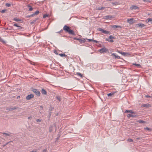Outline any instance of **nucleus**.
<instances>
[{"label": "nucleus", "mask_w": 152, "mask_h": 152, "mask_svg": "<svg viewBox=\"0 0 152 152\" xmlns=\"http://www.w3.org/2000/svg\"><path fill=\"white\" fill-rule=\"evenodd\" d=\"M63 29L66 32L68 33L69 34L75 35V34L74 31L70 29V27L68 26L65 25L63 28Z\"/></svg>", "instance_id": "nucleus-1"}, {"label": "nucleus", "mask_w": 152, "mask_h": 152, "mask_svg": "<svg viewBox=\"0 0 152 152\" xmlns=\"http://www.w3.org/2000/svg\"><path fill=\"white\" fill-rule=\"evenodd\" d=\"M32 91L34 93L38 96H39L40 95V93L37 89L34 88H32Z\"/></svg>", "instance_id": "nucleus-2"}, {"label": "nucleus", "mask_w": 152, "mask_h": 152, "mask_svg": "<svg viewBox=\"0 0 152 152\" xmlns=\"http://www.w3.org/2000/svg\"><path fill=\"white\" fill-rule=\"evenodd\" d=\"M34 95L33 94H30L28 95L26 98V99L27 100H29L31 98L34 97Z\"/></svg>", "instance_id": "nucleus-3"}, {"label": "nucleus", "mask_w": 152, "mask_h": 152, "mask_svg": "<svg viewBox=\"0 0 152 152\" xmlns=\"http://www.w3.org/2000/svg\"><path fill=\"white\" fill-rule=\"evenodd\" d=\"M53 126L55 127L56 128V125L55 123H54V124L53 126L51 125L49 127V131L50 132H52V131H53Z\"/></svg>", "instance_id": "nucleus-4"}, {"label": "nucleus", "mask_w": 152, "mask_h": 152, "mask_svg": "<svg viewBox=\"0 0 152 152\" xmlns=\"http://www.w3.org/2000/svg\"><path fill=\"white\" fill-rule=\"evenodd\" d=\"M127 22L130 24H132L134 23V19L130 18L128 19L127 20Z\"/></svg>", "instance_id": "nucleus-5"}, {"label": "nucleus", "mask_w": 152, "mask_h": 152, "mask_svg": "<svg viewBox=\"0 0 152 152\" xmlns=\"http://www.w3.org/2000/svg\"><path fill=\"white\" fill-rule=\"evenodd\" d=\"M108 50L105 48H102L99 50V51L100 53H104L107 51Z\"/></svg>", "instance_id": "nucleus-6"}, {"label": "nucleus", "mask_w": 152, "mask_h": 152, "mask_svg": "<svg viewBox=\"0 0 152 152\" xmlns=\"http://www.w3.org/2000/svg\"><path fill=\"white\" fill-rule=\"evenodd\" d=\"M18 108V107H8L7 108V110H8L10 111H11L13 110L16 109Z\"/></svg>", "instance_id": "nucleus-7"}, {"label": "nucleus", "mask_w": 152, "mask_h": 152, "mask_svg": "<svg viewBox=\"0 0 152 152\" xmlns=\"http://www.w3.org/2000/svg\"><path fill=\"white\" fill-rule=\"evenodd\" d=\"M112 18V16L110 15L106 16L104 17V19H110Z\"/></svg>", "instance_id": "nucleus-8"}, {"label": "nucleus", "mask_w": 152, "mask_h": 152, "mask_svg": "<svg viewBox=\"0 0 152 152\" xmlns=\"http://www.w3.org/2000/svg\"><path fill=\"white\" fill-rule=\"evenodd\" d=\"M142 107H151V105L149 104H142Z\"/></svg>", "instance_id": "nucleus-9"}, {"label": "nucleus", "mask_w": 152, "mask_h": 152, "mask_svg": "<svg viewBox=\"0 0 152 152\" xmlns=\"http://www.w3.org/2000/svg\"><path fill=\"white\" fill-rule=\"evenodd\" d=\"M39 13V12L38 11H37L35 12V13L32 14L30 16H31V17L34 16L35 15H38Z\"/></svg>", "instance_id": "nucleus-10"}, {"label": "nucleus", "mask_w": 152, "mask_h": 152, "mask_svg": "<svg viewBox=\"0 0 152 152\" xmlns=\"http://www.w3.org/2000/svg\"><path fill=\"white\" fill-rule=\"evenodd\" d=\"M111 56H114L115 57V58H117L118 59H120V57L118 56H116L115 55V53H112L111 54Z\"/></svg>", "instance_id": "nucleus-11"}, {"label": "nucleus", "mask_w": 152, "mask_h": 152, "mask_svg": "<svg viewBox=\"0 0 152 152\" xmlns=\"http://www.w3.org/2000/svg\"><path fill=\"white\" fill-rule=\"evenodd\" d=\"M137 116V115H135V114L134 115H132L130 114H128L127 115V117L128 118H130V117H136Z\"/></svg>", "instance_id": "nucleus-12"}, {"label": "nucleus", "mask_w": 152, "mask_h": 152, "mask_svg": "<svg viewBox=\"0 0 152 152\" xmlns=\"http://www.w3.org/2000/svg\"><path fill=\"white\" fill-rule=\"evenodd\" d=\"M125 113H131V114H135L136 113L133 111L132 110H126L125 111Z\"/></svg>", "instance_id": "nucleus-13"}, {"label": "nucleus", "mask_w": 152, "mask_h": 152, "mask_svg": "<svg viewBox=\"0 0 152 152\" xmlns=\"http://www.w3.org/2000/svg\"><path fill=\"white\" fill-rule=\"evenodd\" d=\"M27 7L29 8L28 10L29 11H31L33 10V8L31 6V5L30 4H28L27 5Z\"/></svg>", "instance_id": "nucleus-14"}, {"label": "nucleus", "mask_w": 152, "mask_h": 152, "mask_svg": "<svg viewBox=\"0 0 152 152\" xmlns=\"http://www.w3.org/2000/svg\"><path fill=\"white\" fill-rule=\"evenodd\" d=\"M146 22L147 23H150L151 24L152 23V18H150L147 19L146 20Z\"/></svg>", "instance_id": "nucleus-15"}, {"label": "nucleus", "mask_w": 152, "mask_h": 152, "mask_svg": "<svg viewBox=\"0 0 152 152\" xmlns=\"http://www.w3.org/2000/svg\"><path fill=\"white\" fill-rule=\"evenodd\" d=\"M116 92H112L110 93H109L107 94V96H113L115 93Z\"/></svg>", "instance_id": "nucleus-16"}, {"label": "nucleus", "mask_w": 152, "mask_h": 152, "mask_svg": "<svg viewBox=\"0 0 152 152\" xmlns=\"http://www.w3.org/2000/svg\"><path fill=\"white\" fill-rule=\"evenodd\" d=\"M137 26L141 28L144 27L145 25L142 23H138L137 25Z\"/></svg>", "instance_id": "nucleus-17"}, {"label": "nucleus", "mask_w": 152, "mask_h": 152, "mask_svg": "<svg viewBox=\"0 0 152 152\" xmlns=\"http://www.w3.org/2000/svg\"><path fill=\"white\" fill-rule=\"evenodd\" d=\"M130 9L132 10H133V9H134V10H136L137 9H138V7H137V6H134H134H132L131 8H130Z\"/></svg>", "instance_id": "nucleus-18"}, {"label": "nucleus", "mask_w": 152, "mask_h": 152, "mask_svg": "<svg viewBox=\"0 0 152 152\" xmlns=\"http://www.w3.org/2000/svg\"><path fill=\"white\" fill-rule=\"evenodd\" d=\"M41 93L43 94L46 95L47 94L46 91L43 89H42L41 91Z\"/></svg>", "instance_id": "nucleus-19"}, {"label": "nucleus", "mask_w": 152, "mask_h": 152, "mask_svg": "<svg viewBox=\"0 0 152 152\" xmlns=\"http://www.w3.org/2000/svg\"><path fill=\"white\" fill-rule=\"evenodd\" d=\"M76 75L80 76L81 78H82L83 77V76L82 75V74L79 72H77Z\"/></svg>", "instance_id": "nucleus-20"}, {"label": "nucleus", "mask_w": 152, "mask_h": 152, "mask_svg": "<svg viewBox=\"0 0 152 152\" xmlns=\"http://www.w3.org/2000/svg\"><path fill=\"white\" fill-rule=\"evenodd\" d=\"M112 27L114 28H121V27L120 26L115 25L112 26Z\"/></svg>", "instance_id": "nucleus-21"}, {"label": "nucleus", "mask_w": 152, "mask_h": 152, "mask_svg": "<svg viewBox=\"0 0 152 152\" xmlns=\"http://www.w3.org/2000/svg\"><path fill=\"white\" fill-rule=\"evenodd\" d=\"M52 108L53 109L54 108L53 107L52 108H51V110H50V109H49V118H50V116L51 115V113H52L51 111L52 110Z\"/></svg>", "instance_id": "nucleus-22"}, {"label": "nucleus", "mask_w": 152, "mask_h": 152, "mask_svg": "<svg viewBox=\"0 0 152 152\" xmlns=\"http://www.w3.org/2000/svg\"><path fill=\"white\" fill-rule=\"evenodd\" d=\"M97 30L101 31V32L103 33V31H104V30H103V29L101 28H97Z\"/></svg>", "instance_id": "nucleus-23"}, {"label": "nucleus", "mask_w": 152, "mask_h": 152, "mask_svg": "<svg viewBox=\"0 0 152 152\" xmlns=\"http://www.w3.org/2000/svg\"><path fill=\"white\" fill-rule=\"evenodd\" d=\"M39 19L38 18H37L35 19L34 20H33L31 22V23L32 24H33L35 22H36L37 20H38Z\"/></svg>", "instance_id": "nucleus-24"}, {"label": "nucleus", "mask_w": 152, "mask_h": 152, "mask_svg": "<svg viewBox=\"0 0 152 152\" xmlns=\"http://www.w3.org/2000/svg\"><path fill=\"white\" fill-rule=\"evenodd\" d=\"M85 42V39H80V40L79 42L82 43H84Z\"/></svg>", "instance_id": "nucleus-25"}, {"label": "nucleus", "mask_w": 152, "mask_h": 152, "mask_svg": "<svg viewBox=\"0 0 152 152\" xmlns=\"http://www.w3.org/2000/svg\"><path fill=\"white\" fill-rule=\"evenodd\" d=\"M13 20H14L16 21H17L18 22H19L20 21H21V20L20 19H17L16 18H15L13 19Z\"/></svg>", "instance_id": "nucleus-26"}, {"label": "nucleus", "mask_w": 152, "mask_h": 152, "mask_svg": "<svg viewBox=\"0 0 152 152\" xmlns=\"http://www.w3.org/2000/svg\"><path fill=\"white\" fill-rule=\"evenodd\" d=\"M59 55L61 57H66L67 56L66 55H65L64 54H59Z\"/></svg>", "instance_id": "nucleus-27"}, {"label": "nucleus", "mask_w": 152, "mask_h": 152, "mask_svg": "<svg viewBox=\"0 0 152 152\" xmlns=\"http://www.w3.org/2000/svg\"><path fill=\"white\" fill-rule=\"evenodd\" d=\"M103 33H104L105 34H108L110 33V32L109 31H107L106 30H104V31H103Z\"/></svg>", "instance_id": "nucleus-28"}, {"label": "nucleus", "mask_w": 152, "mask_h": 152, "mask_svg": "<svg viewBox=\"0 0 152 152\" xmlns=\"http://www.w3.org/2000/svg\"><path fill=\"white\" fill-rule=\"evenodd\" d=\"M138 122L140 123H144L145 122L143 120H139L138 121Z\"/></svg>", "instance_id": "nucleus-29"}, {"label": "nucleus", "mask_w": 152, "mask_h": 152, "mask_svg": "<svg viewBox=\"0 0 152 152\" xmlns=\"http://www.w3.org/2000/svg\"><path fill=\"white\" fill-rule=\"evenodd\" d=\"M104 8H105V7H99L98 8L97 7L96 8V9L98 10H101L102 9H104Z\"/></svg>", "instance_id": "nucleus-30"}, {"label": "nucleus", "mask_w": 152, "mask_h": 152, "mask_svg": "<svg viewBox=\"0 0 152 152\" xmlns=\"http://www.w3.org/2000/svg\"><path fill=\"white\" fill-rule=\"evenodd\" d=\"M56 98L59 101V102L61 101L60 97L59 96H56Z\"/></svg>", "instance_id": "nucleus-31"}, {"label": "nucleus", "mask_w": 152, "mask_h": 152, "mask_svg": "<svg viewBox=\"0 0 152 152\" xmlns=\"http://www.w3.org/2000/svg\"><path fill=\"white\" fill-rule=\"evenodd\" d=\"M112 4L113 5H117L118 4H119L118 2H112Z\"/></svg>", "instance_id": "nucleus-32"}, {"label": "nucleus", "mask_w": 152, "mask_h": 152, "mask_svg": "<svg viewBox=\"0 0 152 152\" xmlns=\"http://www.w3.org/2000/svg\"><path fill=\"white\" fill-rule=\"evenodd\" d=\"M12 141H10L8 142H7L5 144L3 145H2V147L3 148H4L5 146H6L9 143H10V142H11Z\"/></svg>", "instance_id": "nucleus-33"}, {"label": "nucleus", "mask_w": 152, "mask_h": 152, "mask_svg": "<svg viewBox=\"0 0 152 152\" xmlns=\"http://www.w3.org/2000/svg\"><path fill=\"white\" fill-rule=\"evenodd\" d=\"M14 26H16V27H18L20 28H21V27L20 26H18L17 23H15V24H14Z\"/></svg>", "instance_id": "nucleus-34"}, {"label": "nucleus", "mask_w": 152, "mask_h": 152, "mask_svg": "<svg viewBox=\"0 0 152 152\" xmlns=\"http://www.w3.org/2000/svg\"><path fill=\"white\" fill-rule=\"evenodd\" d=\"M144 129L145 130H147L148 131H150L151 130V129H150V128H148V127L145 128H144Z\"/></svg>", "instance_id": "nucleus-35"}, {"label": "nucleus", "mask_w": 152, "mask_h": 152, "mask_svg": "<svg viewBox=\"0 0 152 152\" xmlns=\"http://www.w3.org/2000/svg\"><path fill=\"white\" fill-rule=\"evenodd\" d=\"M2 134H5L6 135H7V136H10V134L7 133H4V132Z\"/></svg>", "instance_id": "nucleus-36"}, {"label": "nucleus", "mask_w": 152, "mask_h": 152, "mask_svg": "<svg viewBox=\"0 0 152 152\" xmlns=\"http://www.w3.org/2000/svg\"><path fill=\"white\" fill-rule=\"evenodd\" d=\"M127 141L129 142H132L133 141L132 139L130 138L128 139Z\"/></svg>", "instance_id": "nucleus-37"}, {"label": "nucleus", "mask_w": 152, "mask_h": 152, "mask_svg": "<svg viewBox=\"0 0 152 152\" xmlns=\"http://www.w3.org/2000/svg\"><path fill=\"white\" fill-rule=\"evenodd\" d=\"M5 5L6 7H10L11 6V4L9 3H7Z\"/></svg>", "instance_id": "nucleus-38"}, {"label": "nucleus", "mask_w": 152, "mask_h": 152, "mask_svg": "<svg viewBox=\"0 0 152 152\" xmlns=\"http://www.w3.org/2000/svg\"><path fill=\"white\" fill-rule=\"evenodd\" d=\"M7 11V10H6V9H4V10H2L1 12L2 13H4V12H5L6 11Z\"/></svg>", "instance_id": "nucleus-39"}, {"label": "nucleus", "mask_w": 152, "mask_h": 152, "mask_svg": "<svg viewBox=\"0 0 152 152\" xmlns=\"http://www.w3.org/2000/svg\"><path fill=\"white\" fill-rule=\"evenodd\" d=\"M133 64L134 65L137 66L138 67H140V65L139 64Z\"/></svg>", "instance_id": "nucleus-40"}, {"label": "nucleus", "mask_w": 152, "mask_h": 152, "mask_svg": "<svg viewBox=\"0 0 152 152\" xmlns=\"http://www.w3.org/2000/svg\"><path fill=\"white\" fill-rule=\"evenodd\" d=\"M48 15H47V14H45V15H43V18H45L47 17H48Z\"/></svg>", "instance_id": "nucleus-41"}, {"label": "nucleus", "mask_w": 152, "mask_h": 152, "mask_svg": "<svg viewBox=\"0 0 152 152\" xmlns=\"http://www.w3.org/2000/svg\"><path fill=\"white\" fill-rule=\"evenodd\" d=\"M74 39L75 40H78L79 41H80V39L79 38H76V37H75V38H74Z\"/></svg>", "instance_id": "nucleus-42"}, {"label": "nucleus", "mask_w": 152, "mask_h": 152, "mask_svg": "<svg viewBox=\"0 0 152 152\" xmlns=\"http://www.w3.org/2000/svg\"><path fill=\"white\" fill-rule=\"evenodd\" d=\"M36 121L37 122H41L42 120L37 119Z\"/></svg>", "instance_id": "nucleus-43"}, {"label": "nucleus", "mask_w": 152, "mask_h": 152, "mask_svg": "<svg viewBox=\"0 0 152 152\" xmlns=\"http://www.w3.org/2000/svg\"><path fill=\"white\" fill-rule=\"evenodd\" d=\"M122 55L124 56H125L126 54H128V53L125 52H122Z\"/></svg>", "instance_id": "nucleus-44"}, {"label": "nucleus", "mask_w": 152, "mask_h": 152, "mask_svg": "<svg viewBox=\"0 0 152 152\" xmlns=\"http://www.w3.org/2000/svg\"><path fill=\"white\" fill-rule=\"evenodd\" d=\"M114 37H113L112 35L110 36L109 37V39H114Z\"/></svg>", "instance_id": "nucleus-45"}, {"label": "nucleus", "mask_w": 152, "mask_h": 152, "mask_svg": "<svg viewBox=\"0 0 152 152\" xmlns=\"http://www.w3.org/2000/svg\"><path fill=\"white\" fill-rule=\"evenodd\" d=\"M144 2H149L150 1L149 0H143Z\"/></svg>", "instance_id": "nucleus-46"}, {"label": "nucleus", "mask_w": 152, "mask_h": 152, "mask_svg": "<svg viewBox=\"0 0 152 152\" xmlns=\"http://www.w3.org/2000/svg\"><path fill=\"white\" fill-rule=\"evenodd\" d=\"M31 15H28L27 16H26V18H29L31 17V16H30Z\"/></svg>", "instance_id": "nucleus-47"}, {"label": "nucleus", "mask_w": 152, "mask_h": 152, "mask_svg": "<svg viewBox=\"0 0 152 152\" xmlns=\"http://www.w3.org/2000/svg\"><path fill=\"white\" fill-rule=\"evenodd\" d=\"M107 41H110V42H113V40H112V39H110V40H107Z\"/></svg>", "instance_id": "nucleus-48"}, {"label": "nucleus", "mask_w": 152, "mask_h": 152, "mask_svg": "<svg viewBox=\"0 0 152 152\" xmlns=\"http://www.w3.org/2000/svg\"><path fill=\"white\" fill-rule=\"evenodd\" d=\"M93 42H96V43H99L98 41H96V40H94V39H93Z\"/></svg>", "instance_id": "nucleus-49"}, {"label": "nucleus", "mask_w": 152, "mask_h": 152, "mask_svg": "<svg viewBox=\"0 0 152 152\" xmlns=\"http://www.w3.org/2000/svg\"><path fill=\"white\" fill-rule=\"evenodd\" d=\"M88 41L89 42H91V41H93V39H88Z\"/></svg>", "instance_id": "nucleus-50"}, {"label": "nucleus", "mask_w": 152, "mask_h": 152, "mask_svg": "<svg viewBox=\"0 0 152 152\" xmlns=\"http://www.w3.org/2000/svg\"><path fill=\"white\" fill-rule=\"evenodd\" d=\"M47 151V149H45L42 152H46Z\"/></svg>", "instance_id": "nucleus-51"}, {"label": "nucleus", "mask_w": 152, "mask_h": 152, "mask_svg": "<svg viewBox=\"0 0 152 152\" xmlns=\"http://www.w3.org/2000/svg\"><path fill=\"white\" fill-rule=\"evenodd\" d=\"M54 53H55V54H56L57 55H58V53H57V51L56 50H54Z\"/></svg>", "instance_id": "nucleus-52"}, {"label": "nucleus", "mask_w": 152, "mask_h": 152, "mask_svg": "<svg viewBox=\"0 0 152 152\" xmlns=\"http://www.w3.org/2000/svg\"><path fill=\"white\" fill-rule=\"evenodd\" d=\"M30 63L31 64L33 65H34L35 64V63L34 62H31Z\"/></svg>", "instance_id": "nucleus-53"}, {"label": "nucleus", "mask_w": 152, "mask_h": 152, "mask_svg": "<svg viewBox=\"0 0 152 152\" xmlns=\"http://www.w3.org/2000/svg\"><path fill=\"white\" fill-rule=\"evenodd\" d=\"M0 41L1 42H2L3 41V40L1 39V38L0 37Z\"/></svg>", "instance_id": "nucleus-54"}, {"label": "nucleus", "mask_w": 152, "mask_h": 152, "mask_svg": "<svg viewBox=\"0 0 152 152\" xmlns=\"http://www.w3.org/2000/svg\"><path fill=\"white\" fill-rule=\"evenodd\" d=\"M40 107L41 108V109H42V110H43V107L42 106H40Z\"/></svg>", "instance_id": "nucleus-55"}, {"label": "nucleus", "mask_w": 152, "mask_h": 152, "mask_svg": "<svg viewBox=\"0 0 152 152\" xmlns=\"http://www.w3.org/2000/svg\"><path fill=\"white\" fill-rule=\"evenodd\" d=\"M31 118H32V117L31 116H30V117H28V119H30Z\"/></svg>", "instance_id": "nucleus-56"}, {"label": "nucleus", "mask_w": 152, "mask_h": 152, "mask_svg": "<svg viewBox=\"0 0 152 152\" xmlns=\"http://www.w3.org/2000/svg\"><path fill=\"white\" fill-rule=\"evenodd\" d=\"M145 97H150V96H148V95H146L145 96Z\"/></svg>", "instance_id": "nucleus-57"}, {"label": "nucleus", "mask_w": 152, "mask_h": 152, "mask_svg": "<svg viewBox=\"0 0 152 152\" xmlns=\"http://www.w3.org/2000/svg\"><path fill=\"white\" fill-rule=\"evenodd\" d=\"M118 53H120V54H122V52L118 51Z\"/></svg>", "instance_id": "nucleus-58"}, {"label": "nucleus", "mask_w": 152, "mask_h": 152, "mask_svg": "<svg viewBox=\"0 0 152 152\" xmlns=\"http://www.w3.org/2000/svg\"><path fill=\"white\" fill-rule=\"evenodd\" d=\"M107 1H112V0H107Z\"/></svg>", "instance_id": "nucleus-59"}]
</instances>
